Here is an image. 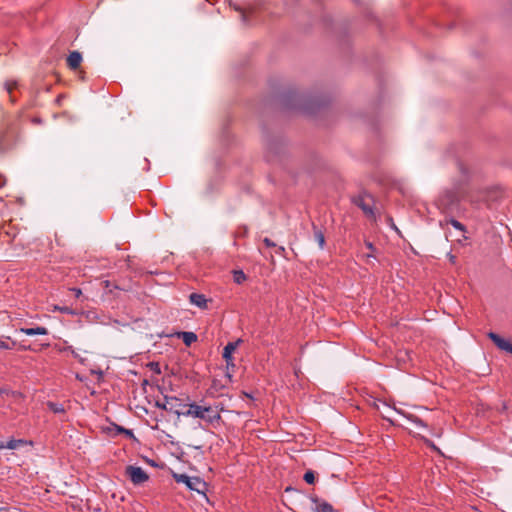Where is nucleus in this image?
Here are the masks:
<instances>
[{
  "label": "nucleus",
  "instance_id": "1",
  "mask_svg": "<svg viewBox=\"0 0 512 512\" xmlns=\"http://www.w3.org/2000/svg\"><path fill=\"white\" fill-rule=\"evenodd\" d=\"M286 106L309 112L314 106H320L322 101L298 91H290L283 97Z\"/></svg>",
  "mask_w": 512,
  "mask_h": 512
},
{
  "label": "nucleus",
  "instance_id": "2",
  "mask_svg": "<svg viewBox=\"0 0 512 512\" xmlns=\"http://www.w3.org/2000/svg\"><path fill=\"white\" fill-rule=\"evenodd\" d=\"M465 198V191L460 186L444 191L437 200V205L445 213H454L458 211L459 204Z\"/></svg>",
  "mask_w": 512,
  "mask_h": 512
},
{
  "label": "nucleus",
  "instance_id": "3",
  "mask_svg": "<svg viewBox=\"0 0 512 512\" xmlns=\"http://www.w3.org/2000/svg\"><path fill=\"white\" fill-rule=\"evenodd\" d=\"M186 417H194L207 421L208 423H214L220 419V415L216 413L210 406L202 407L196 403L189 404V409L182 413Z\"/></svg>",
  "mask_w": 512,
  "mask_h": 512
},
{
  "label": "nucleus",
  "instance_id": "4",
  "mask_svg": "<svg viewBox=\"0 0 512 512\" xmlns=\"http://www.w3.org/2000/svg\"><path fill=\"white\" fill-rule=\"evenodd\" d=\"M173 479L177 483L185 484L189 490L205 495L207 484L200 477H190L187 474L173 473Z\"/></svg>",
  "mask_w": 512,
  "mask_h": 512
},
{
  "label": "nucleus",
  "instance_id": "5",
  "mask_svg": "<svg viewBox=\"0 0 512 512\" xmlns=\"http://www.w3.org/2000/svg\"><path fill=\"white\" fill-rule=\"evenodd\" d=\"M180 399L176 396H164V402L157 401L156 407L162 410H166L169 412L175 413L177 416L182 415L183 412H180L178 409H176L178 406H181L180 403H178Z\"/></svg>",
  "mask_w": 512,
  "mask_h": 512
},
{
  "label": "nucleus",
  "instance_id": "6",
  "mask_svg": "<svg viewBox=\"0 0 512 512\" xmlns=\"http://www.w3.org/2000/svg\"><path fill=\"white\" fill-rule=\"evenodd\" d=\"M126 474L129 476L131 482L135 485H140L148 480L147 473L138 466L129 465L126 467Z\"/></svg>",
  "mask_w": 512,
  "mask_h": 512
},
{
  "label": "nucleus",
  "instance_id": "7",
  "mask_svg": "<svg viewBox=\"0 0 512 512\" xmlns=\"http://www.w3.org/2000/svg\"><path fill=\"white\" fill-rule=\"evenodd\" d=\"M242 343V339L239 338L234 342H228L227 345L223 349L222 357L225 359L227 364H231V367L234 368L235 364L233 362L232 354L237 349V347Z\"/></svg>",
  "mask_w": 512,
  "mask_h": 512
},
{
  "label": "nucleus",
  "instance_id": "8",
  "mask_svg": "<svg viewBox=\"0 0 512 512\" xmlns=\"http://www.w3.org/2000/svg\"><path fill=\"white\" fill-rule=\"evenodd\" d=\"M488 337L500 350L512 354V343H510L508 340L502 338L501 336L494 332H489Z\"/></svg>",
  "mask_w": 512,
  "mask_h": 512
},
{
  "label": "nucleus",
  "instance_id": "9",
  "mask_svg": "<svg viewBox=\"0 0 512 512\" xmlns=\"http://www.w3.org/2000/svg\"><path fill=\"white\" fill-rule=\"evenodd\" d=\"M459 171L461 174V185L468 183V181L475 174V170L467 164L459 163L458 164Z\"/></svg>",
  "mask_w": 512,
  "mask_h": 512
},
{
  "label": "nucleus",
  "instance_id": "10",
  "mask_svg": "<svg viewBox=\"0 0 512 512\" xmlns=\"http://www.w3.org/2000/svg\"><path fill=\"white\" fill-rule=\"evenodd\" d=\"M17 333H23L27 336L47 335L48 329L43 326H37L33 328H20L19 330H17Z\"/></svg>",
  "mask_w": 512,
  "mask_h": 512
},
{
  "label": "nucleus",
  "instance_id": "11",
  "mask_svg": "<svg viewBox=\"0 0 512 512\" xmlns=\"http://www.w3.org/2000/svg\"><path fill=\"white\" fill-rule=\"evenodd\" d=\"M393 409L398 414L407 418V420H409L411 423H413L416 427H418V428H426L427 427L426 424L423 422V420L418 418L417 416H415L413 414H408V413L404 412L403 410L397 409L395 407Z\"/></svg>",
  "mask_w": 512,
  "mask_h": 512
},
{
  "label": "nucleus",
  "instance_id": "12",
  "mask_svg": "<svg viewBox=\"0 0 512 512\" xmlns=\"http://www.w3.org/2000/svg\"><path fill=\"white\" fill-rule=\"evenodd\" d=\"M190 303L201 308H207V299L203 294L191 293L189 296Z\"/></svg>",
  "mask_w": 512,
  "mask_h": 512
},
{
  "label": "nucleus",
  "instance_id": "13",
  "mask_svg": "<svg viewBox=\"0 0 512 512\" xmlns=\"http://www.w3.org/2000/svg\"><path fill=\"white\" fill-rule=\"evenodd\" d=\"M27 441L23 439H10L7 442L0 441V450L1 449H10L15 450L20 446L26 445Z\"/></svg>",
  "mask_w": 512,
  "mask_h": 512
},
{
  "label": "nucleus",
  "instance_id": "14",
  "mask_svg": "<svg viewBox=\"0 0 512 512\" xmlns=\"http://www.w3.org/2000/svg\"><path fill=\"white\" fill-rule=\"evenodd\" d=\"M354 203L357 205L366 215H373V210L369 202L366 199L359 195L354 198Z\"/></svg>",
  "mask_w": 512,
  "mask_h": 512
},
{
  "label": "nucleus",
  "instance_id": "15",
  "mask_svg": "<svg viewBox=\"0 0 512 512\" xmlns=\"http://www.w3.org/2000/svg\"><path fill=\"white\" fill-rule=\"evenodd\" d=\"M82 62V55L78 51H73L67 58V64L71 69H77Z\"/></svg>",
  "mask_w": 512,
  "mask_h": 512
},
{
  "label": "nucleus",
  "instance_id": "16",
  "mask_svg": "<svg viewBox=\"0 0 512 512\" xmlns=\"http://www.w3.org/2000/svg\"><path fill=\"white\" fill-rule=\"evenodd\" d=\"M314 503V510L317 512H333V507L325 502V501H319L318 499H312Z\"/></svg>",
  "mask_w": 512,
  "mask_h": 512
},
{
  "label": "nucleus",
  "instance_id": "17",
  "mask_svg": "<svg viewBox=\"0 0 512 512\" xmlns=\"http://www.w3.org/2000/svg\"><path fill=\"white\" fill-rule=\"evenodd\" d=\"M179 337L182 339L185 345L190 346L197 341V335L194 332H181Z\"/></svg>",
  "mask_w": 512,
  "mask_h": 512
},
{
  "label": "nucleus",
  "instance_id": "18",
  "mask_svg": "<svg viewBox=\"0 0 512 512\" xmlns=\"http://www.w3.org/2000/svg\"><path fill=\"white\" fill-rule=\"evenodd\" d=\"M16 346V341L8 336H0V349L11 350Z\"/></svg>",
  "mask_w": 512,
  "mask_h": 512
},
{
  "label": "nucleus",
  "instance_id": "19",
  "mask_svg": "<svg viewBox=\"0 0 512 512\" xmlns=\"http://www.w3.org/2000/svg\"><path fill=\"white\" fill-rule=\"evenodd\" d=\"M314 230V239L318 243L320 249H324L325 246V237L321 230H319L315 225H313Z\"/></svg>",
  "mask_w": 512,
  "mask_h": 512
},
{
  "label": "nucleus",
  "instance_id": "20",
  "mask_svg": "<svg viewBox=\"0 0 512 512\" xmlns=\"http://www.w3.org/2000/svg\"><path fill=\"white\" fill-rule=\"evenodd\" d=\"M233 280L237 284H241L246 280V275L242 270H235L233 272Z\"/></svg>",
  "mask_w": 512,
  "mask_h": 512
},
{
  "label": "nucleus",
  "instance_id": "21",
  "mask_svg": "<svg viewBox=\"0 0 512 512\" xmlns=\"http://www.w3.org/2000/svg\"><path fill=\"white\" fill-rule=\"evenodd\" d=\"M49 409L54 413H64V406L60 403L48 402Z\"/></svg>",
  "mask_w": 512,
  "mask_h": 512
},
{
  "label": "nucleus",
  "instance_id": "22",
  "mask_svg": "<svg viewBox=\"0 0 512 512\" xmlns=\"http://www.w3.org/2000/svg\"><path fill=\"white\" fill-rule=\"evenodd\" d=\"M303 479L308 484H313L315 482V474L312 470H308L305 472Z\"/></svg>",
  "mask_w": 512,
  "mask_h": 512
},
{
  "label": "nucleus",
  "instance_id": "23",
  "mask_svg": "<svg viewBox=\"0 0 512 512\" xmlns=\"http://www.w3.org/2000/svg\"><path fill=\"white\" fill-rule=\"evenodd\" d=\"M450 223H451V225H452L455 229H457V230H458V231H460L461 233H464V232H465V227H464V225H463L461 222H459V221H457V220H455V219H451V220H450Z\"/></svg>",
  "mask_w": 512,
  "mask_h": 512
},
{
  "label": "nucleus",
  "instance_id": "24",
  "mask_svg": "<svg viewBox=\"0 0 512 512\" xmlns=\"http://www.w3.org/2000/svg\"><path fill=\"white\" fill-rule=\"evenodd\" d=\"M6 90L8 93H11L14 88L17 87L16 81H7L5 84Z\"/></svg>",
  "mask_w": 512,
  "mask_h": 512
},
{
  "label": "nucleus",
  "instance_id": "25",
  "mask_svg": "<svg viewBox=\"0 0 512 512\" xmlns=\"http://www.w3.org/2000/svg\"><path fill=\"white\" fill-rule=\"evenodd\" d=\"M238 11H240V15H241V20L244 24H248V19H247V12L242 10V9H239L237 8Z\"/></svg>",
  "mask_w": 512,
  "mask_h": 512
},
{
  "label": "nucleus",
  "instance_id": "26",
  "mask_svg": "<svg viewBox=\"0 0 512 512\" xmlns=\"http://www.w3.org/2000/svg\"><path fill=\"white\" fill-rule=\"evenodd\" d=\"M71 291L74 293L76 298H79L82 295V291L79 288H71Z\"/></svg>",
  "mask_w": 512,
  "mask_h": 512
},
{
  "label": "nucleus",
  "instance_id": "27",
  "mask_svg": "<svg viewBox=\"0 0 512 512\" xmlns=\"http://www.w3.org/2000/svg\"><path fill=\"white\" fill-rule=\"evenodd\" d=\"M263 241H264V243H265V245L267 247H274L275 246V243L272 240H270L269 238H265Z\"/></svg>",
  "mask_w": 512,
  "mask_h": 512
},
{
  "label": "nucleus",
  "instance_id": "28",
  "mask_svg": "<svg viewBox=\"0 0 512 512\" xmlns=\"http://www.w3.org/2000/svg\"><path fill=\"white\" fill-rule=\"evenodd\" d=\"M59 310L61 312H63V313H66V314H71V315L74 314V312L70 308H68V307L59 308Z\"/></svg>",
  "mask_w": 512,
  "mask_h": 512
},
{
  "label": "nucleus",
  "instance_id": "29",
  "mask_svg": "<svg viewBox=\"0 0 512 512\" xmlns=\"http://www.w3.org/2000/svg\"><path fill=\"white\" fill-rule=\"evenodd\" d=\"M72 355L74 358L78 359L81 363L84 362V359L81 358L80 355L75 350H72Z\"/></svg>",
  "mask_w": 512,
  "mask_h": 512
},
{
  "label": "nucleus",
  "instance_id": "30",
  "mask_svg": "<svg viewBox=\"0 0 512 512\" xmlns=\"http://www.w3.org/2000/svg\"><path fill=\"white\" fill-rule=\"evenodd\" d=\"M92 374H96L98 376V379H101L103 377V373L100 370H91Z\"/></svg>",
  "mask_w": 512,
  "mask_h": 512
},
{
  "label": "nucleus",
  "instance_id": "31",
  "mask_svg": "<svg viewBox=\"0 0 512 512\" xmlns=\"http://www.w3.org/2000/svg\"><path fill=\"white\" fill-rule=\"evenodd\" d=\"M151 366L156 373H161L158 363H152Z\"/></svg>",
  "mask_w": 512,
  "mask_h": 512
},
{
  "label": "nucleus",
  "instance_id": "32",
  "mask_svg": "<svg viewBox=\"0 0 512 512\" xmlns=\"http://www.w3.org/2000/svg\"><path fill=\"white\" fill-rule=\"evenodd\" d=\"M123 433L127 435L128 437H134L133 431L129 429L123 430Z\"/></svg>",
  "mask_w": 512,
  "mask_h": 512
},
{
  "label": "nucleus",
  "instance_id": "33",
  "mask_svg": "<svg viewBox=\"0 0 512 512\" xmlns=\"http://www.w3.org/2000/svg\"><path fill=\"white\" fill-rule=\"evenodd\" d=\"M366 247H367L369 250H371V251H373V250H374V246H373V244H372L371 242H366Z\"/></svg>",
  "mask_w": 512,
  "mask_h": 512
},
{
  "label": "nucleus",
  "instance_id": "34",
  "mask_svg": "<svg viewBox=\"0 0 512 512\" xmlns=\"http://www.w3.org/2000/svg\"><path fill=\"white\" fill-rule=\"evenodd\" d=\"M366 258H367V262L370 263V259L375 258V257L373 254L369 253V254H366Z\"/></svg>",
  "mask_w": 512,
  "mask_h": 512
},
{
  "label": "nucleus",
  "instance_id": "35",
  "mask_svg": "<svg viewBox=\"0 0 512 512\" xmlns=\"http://www.w3.org/2000/svg\"><path fill=\"white\" fill-rule=\"evenodd\" d=\"M116 427H117V431H118L119 433H123V430H125V429H126V428L121 427V426H116Z\"/></svg>",
  "mask_w": 512,
  "mask_h": 512
},
{
  "label": "nucleus",
  "instance_id": "36",
  "mask_svg": "<svg viewBox=\"0 0 512 512\" xmlns=\"http://www.w3.org/2000/svg\"><path fill=\"white\" fill-rule=\"evenodd\" d=\"M449 258L452 263H455L456 257L454 255H450Z\"/></svg>",
  "mask_w": 512,
  "mask_h": 512
},
{
  "label": "nucleus",
  "instance_id": "37",
  "mask_svg": "<svg viewBox=\"0 0 512 512\" xmlns=\"http://www.w3.org/2000/svg\"><path fill=\"white\" fill-rule=\"evenodd\" d=\"M226 365H227V369H229V368L233 369V368L231 367V364H227V363H226Z\"/></svg>",
  "mask_w": 512,
  "mask_h": 512
},
{
  "label": "nucleus",
  "instance_id": "38",
  "mask_svg": "<svg viewBox=\"0 0 512 512\" xmlns=\"http://www.w3.org/2000/svg\"><path fill=\"white\" fill-rule=\"evenodd\" d=\"M279 250L283 252L284 251V247H279Z\"/></svg>",
  "mask_w": 512,
  "mask_h": 512
},
{
  "label": "nucleus",
  "instance_id": "39",
  "mask_svg": "<svg viewBox=\"0 0 512 512\" xmlns=\"http://www.w3.org/2000/svg\"><path fill=\"white\" fill-rule=\"evenodd\" d=\"M227 377H228L229 379H231V377H232V376H231V374L227 373Z\"/></svg>",
  "mask_w": 512,
  "mask_h": 512
}]
</instances>
